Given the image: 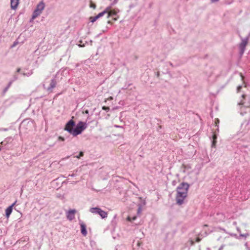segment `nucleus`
Instances as JSON below:
<instances>
[{
	"instance_id": "1",
	"label": "nucleus",
	"mask_w": 250,
	"mask_h": 250,
	"mask_svg": "<svg viewBox=\"0 0 250 250\" xmlns=\"http://www.w3.org/2000/svg\"><path fill=\"white\" fill-rule=\"evenodd\" d=\"M189 185L187 183L182 182L176 188V201L179 205L183 204L188 196Z\"/></svg>"
},
{
	"instance_id": "2",
	"label": "nucleus",
	"mask_w": 250,
	"mask_h": 250,
	"mask_svg": "<svg viewBox=\"0 0 250 250\" xmlns=\"http://www.w3.org/2000/svg\"><path fill=\"white\" fill-rule=\"evenodd\" d=\"M87 127L86 124L83 122H80L74 129L73 135L76 136L81 134Z\"/></svg>"
},
{
	"instance_id": "3",
	"label": "nucleus",
	"mask_w": 250,
	"mask_h": 250,
	"mask_svg": "<svg viewBox=\"0 0 250 250\" xmlns=\"http://www.w3.org/2000/svg\"><path fill=\"white\" fill-rule=\"evenodd\" d=\"M44 8V4L42 2H41L40 3H39L37 6L36 10L34 11L33 13L32 19H35L38 16H39L41 14Z\"/></svg>"
},
{
	"instance_id": "4",
	"label": "nucleus",
	"mask_w": 250,
	"mask_h": 250,
	"mask_svg": "<svg viewBox=\"0 0 250 250\" xmlns=\"http://www.w3.org/2000/svg\"><path fill=\"white\" fill-rule=\"evenodd\" d=\"M75 125V122L72 119L70 120L65 125L64 129L68 131L70 133L73 134L74 131L73 127Z\"/></svg>"
},
{
	"instance_id": "5",
	"label": "nucleus",
	"mask_w": 250,
	"mask_h": 250,
	"mask_svg": "<svg viewBox=\"0 0 250 250\" xmlns=\"http://www.w3.org/2000/svg\"><path fill=\"white\" fill-rule=\"evenodd\" d=\"M95 209H98V214H99L102 218H106L107 216V213L99 208H92L90 209V211L91 213H95Z\"/></svg>"
},
{
	"instance_id": "6",
	"label": "nucleus",
	"mask_w": 250,
	"mask_h": 250,
	"mask_svg": "<svg viewBox=\"0 0 250 250\" xmlns=\"http://www.w3.org/2000/svg\"><path fill=\"white\" fill-rule=\"evenodd\" d=\"M107 13L106 11H104L103 12L100 13L98 15H97L95 17H90L89 18V20L91 22H95L97 19L100 18V17H102L103 16L105 13Z\"/></svg>"
},
{
	"instance_id": "7",
	"label": "nucleus",
	"mask_w": 250,
	"mask_h": 250,
	"mask_svg": "<svg viewBox=\"0 0 250 250\" xmlns=\"http://www.w3.org/2000/svg\"><path fill=\"white\" fill-rule=\"evenodd\" d=\"M76 212V210L75 209H71L69 210L67 214V218L70 221L72 220L75 218V214Z\"/></svg>"
},
{
	"instance_id": "8",
	"label": "nucleus",
	"mask_w": 250,
	"mask_h": 250,
	"mask_svg": "<svg viewBox=\"0 0 250 250\" xmlns=\"http://www.w3.org/2000/svg\"><path fill=\"white\" fill-rule=\"evenodd\" d=\"M16 202L14 203L10 206L8 207L5 210V214L6 216L8 218L9 217L10 214H11L13 210V207L15 205Z\"/></svg>"
},
{
	"instance_id": "9",
	"label": "nucleus",
	"mask_w": 250,
	"mask_h": 250,
	"mask_svg": "<svg viewBox=\"0 0 250 250\" xmlns=\"http://www.w3.org/2000/svg\"><path fill=\"white\" fill-rule=\"evenodd\" d=\"M11 7L13 9H16L19 3V0H10Z\"/></svg>"
},
{
	"instance_id": "10",
	"label": "nucleus",
	"mask_w": 250,
	"mask_h": 250,
	"mask_svg": "<svg viewBox=\"0 0 250 250\" xmlns=\"http://www.w3.org/2000/svg\"><path fill=\"white\" fill-rule=\"evenodd\" d=\"M81 233L84 235L86 236L87 234V231L86 229V226L83 223L81 224Z\"/></svg>"
},
{
	"instance_id": "11",
	"label": "nucleus",
	"mask_w": 250,
	"mask_h": 250,
	"mask_svg": "<svg viewBox=\"0 0 250 250\" xmlns=\"http://www.w3.org/2000/svg\"><path fill=\"white\" fill-rule=\"evenodd\" d=\"M105 11H107L106 14H107V17L112 16L114 15H116L117 14V12L115 10H112L108 11L107 9Z\"/></svg>"
},
{
	"instance_id": "12",
	"label": "nucleus",
	"mask_w": 250,
	"mask_h": 250,
	"mask_svg": "<svg viewBox=\"0 0 250 250\" xmlns=\"http://www.w3.org/2000/svg\"><path fill=\"white\" fill-rule=\"evenodd\" d=\"M212 138H213V141H212V146H215V145H216V139H217V136L215 133L213 134V135L212 136Z\"/></svg>"
},
{
	"instance_id": "13",
	"label": "nucleus",
	"mask_w": 250,
	"mask_h": 250,
	"mask_svg": "<svg viewBox=\"0 0 250 250\" xmlns=\"http://www.w3.org/2000/svg\"><path fill=\"white\" fill-rule=\"evenodd\" d=\"M89 6L91 7V8H92L93 9H95L96 7V5L95 3H94L92 0H90V4H89Z\"/></svg>"
},
{
	"instance_id": "14",
	"label": "nucleus",
	"mask_w": 250,
	"mask_h": 250,
	"mask_svg": "<svg viewBox=\"0 0 250 250\" xmlns=\"http://www.w3.org/2000/svg\"><path fill=\"white\" fill-rule=\"evenodd\" d=\"M56 84V83L55 81V80H52L51 83H50V87L51 88H53L54 87H55Z\"/></svg>"
},
{
	"instance_id": "15",
	"label": "nucleus",
	"mask_w": 250,
	"mask_h": 250,
	"mask_svg": "<svg viewBox=\"0 0 250 250\" xmlns=\"http://www.w3.org/2000/svg\"><path fill=\"white\" fill-rule=\"evenodd\" d=\"M83 156V153L82 151H81L79 153V156H76V158L78 159H80L81 157H82Z\"/></svg>"
},
{
	"instance_id": "16",
	"label": "nucleus",
	"mask_w": 250,
	"mask_h": 250,
	"mask_svg": "<svg viewBox=\"0 0 250 250\" xmlns=\"http://www.w3.org/2000/svg\"><path fill=\"white\" fill-rule=\"evenodd\" d=\"M102 109L106 111H109V107L108 106H104L102 107Z\"/></svg>"
},
{
	"instance_id": "17",
	"label": "nucleus",
	"mask_w": 250,
	"mask_h": 250,
	"mask_svg": "<svg viewBox=\"0 0 250 250\" xmlns=\"http://www.w3.org/2000/svg\"><path fill=\"white\" fill-rule=\"evenodd\" d=\"M241 88H242V86H240V85L238 86L237 88V92H239L241 90Z\"/></svg>"
},
{
	"instance_id": "18",
	"label": "nucleus",
	"mask_w": 250,
	"mask_h": 250,
	"mask_svg": "<svg viewBox=\"0 0 250 250\" xmlns=\"http://www.w3.org/2000/svg\"><path fill=\"white\" fill-rule=\"evenodd\" d=\"M113 100V97L110 96L105 100V102H106L107 100Z\"/></svg>"
},
{
	"instance_id": "19",
	"label": "nucleus",
	"mask_w": 250,
	"mask_h": 250,
	"mask_svg": "<svg viewBox=\"0 0 250 250\" xmlns=\"http://www.w3.org/2000/svg\"><path fill=\"white\" fill-rule=\"evenodd\" d=\"M58 139L59 140L62 141H63L64 140V138L61 136H60Z\"/></svg>"
},
{
	"instance_id": "20",
	"label": "nucleus",
	"mask_w": 250,
	"mask_h": 250,
	"mask_svg": "<svg viewBox=\"0 0 250 250\" xmlns=\"http://www.w3.org/2000/svg\"><path fill=\"white\" fill-rule=\"evenodd\" d=\"M200 240H201V239H200V238H199V237H197V238H196V241L197 242H200Z\"/></svg>"
},
{
	"instance_id": "21",
	"label": "nucleus",
	"mask_w": 250,
	"mask_h": 250,
	"mask_svg": "<svg viewBox=\"0 0 250 250\" xmlns=\"http://www.w3.org/2000/svg\"><path fill=\"white\" fill-rule=\"evenodd\" d=\"M219 122V121L218 119H216L215 124L217 125Z\"/></svg>"
},
{
	"instance_id": "22",
	"label": "nucleus",
	"mask_w": 250,
	"mask_h": 250,
	"mask_svg": "<svg viewBox=\"0 0 250 250\" xmlns=\"http://www.w3.org/2000/svg\"><path fill=\"white\" fill-rule=\"evenodd\" d=\"M83 113H84L85 114H88L89 111L88 110H85V111Z\"/></svg>"
},
{
	"instance_id": "23",
	"label": "nucleus",
	"mask_w": 250,
	"mask_h": 250,
	"mask_svg": "<svg viewBox=\"0 0 250 250\" xmlns=\"http://www.w3.org/2000/svg\"><path fill=\"white\" fill-rule=\"evenodd\" d=\"M240 76H241V78H242V80H243V79H244V76H243V75L242 74V73H240Z\"/></svg>"
},
{
	"instance_id": "24",
	"label": "nucleus",
	"mask_w": 250,
	"mask_h": 250,
	"mask_svg": "<svg viewBox=\"0 0 250 250\" xmlns=\"http://www.w3.org/2000/svg\"><path fill=\"white\" fill-rule=\"evenodd\" d=\"M211 2H214L218 1L219 0H211Z\"/></svg>"
},
{
	"instance_id": "25",
	"label": "nucleus",
	"mask_w": 250,
	"mask_h": 250,
	"mask_svg": "<svg viewBox=\"0 0 250 250\" xmlns=\"http://www.w3.org/2000/svg\"><path fill=\"white\" fill-rule=\"evenodd\" d=\"M136 216H134V217H133L132 218V220H135L136 219Z\"/></svg>"
},
{
	"instance_id": "26",
	"label": "nucleus",
	"mask_w": 250,
	"mask_h": 250,
	"mask_svg": "<svg viewBox=\"0 0 250 250\" xmlns=\"http://www.w3.org/2000/svg\"><path fill=\"white\" fill-rule=\"evenodd\" d=\"M95 213H98V209H95Z\"/></svg>"
},
{
	"instance_id": "27",
	"label": "nucleus",
	"mask_w": 250,
	"mask_h": 250,
	"mask_svg": "<svg viewBox=\"0 0 250 250\" xmlns=\"http://www.w3.org/2000/svg\"><path fill=\"white\" fill-rule=\"evenodd\" d=\"M127 219H128L129 221H131V220L130 217H128L127 218Z\"/></svg>"
},
{
	"instance_id": "28",
	"label": "nucleus",
	"mask_w": 250,
	"mask_h": 250,
	"mask_svg": "<svg viewBox=\"0 0 250 250\" xmlns=\"http://www.w3.org/2000/svg\"><path fill=\"white\" fill-rule=\"evenodd\" d=\"M203 226H204V227H208V225H207V224H205V225H204Z\"/></svg>"
},
{
	"instance_id": "29",
	"label": "nucleus",
	"mask_w": 250,
	"mask_h": 250,
	"mask_svg": "<svg viewBox=\"0 0 250 250\" xmlns=\"http://www.w3.org/2000/svg\"><path fill=\"white\" fill-rule=\"evenodd\" d=\"M243 43H244V46H245V45H246V42H243Z\"/></svg>"
},
{
	"instance_id": "30",
	"label": "nucleus",
	"mask_w": 250,
	"mask_h": 250,
	"mask_svg": "<svg viewBox=\"0 0 250 250\" xmlns=\"http://www.w3.org/2000/svg\"><path fill=\"white\" fill-rule=\"evenodd\" d=\"M242 97H243V98H245V95H242Z\"/></svg>"
},
{
	"instance_id": "31",
	"label": "nucleus",
	"mask_w": 250,
	"mask_h": 250,
	"mask_svg": "<svg viewBox=\"0 0 250 250\" xmlns=\"http://www.w3.org/2000/svg\"><path fill=\"white\" fill-rule=\"evenodd\" d=\"M20 71V69H18L17 70L18 72H19Z\"/></svg>"
},
{
	"instance_id": "32",
	"label": "nucleus",
	"mask_w": 250,
	"mask_h": 250,
	"mask_svg": "<svg viewBox=\"0 0 250 250\" xmlns=\"http://www.w3.org/2000/svg\"><path fill=\"white\" fill-rule=\"evenodd\" d=\"M15 45H16V43H14L13 46H15Z\"/></svg>"
},
{
	"instance_id": "33",
	"label": "nucleus",
	"mask_w": 250,
	"mask_h": 250,
	"mask_svg": "<svg viewBox=\"0 0 250 250\" xmlns=\"http://www.w3.org/2000/svg\"><path fill=\"white\" fill-rule=\"evenodd\" d=\"M218 240H220V238H219L218 239Z\"/></svg>"
},
{
	"instance_id": "34",
	"label": "nucleus",
	"mask_w": 250,
	"mask_h": 250,
	"mask_svg": "<svg viewBox=\"0 0 250 250\" xmlns=\"http://www.w3.org/2000/svg\"><path fill=\"white\" fill-rule=\"evenodd\" d=\"M223 249V247H221V248L220 249V250H221V249Z\"/></svg>"
}]
</instances>
